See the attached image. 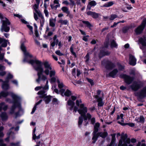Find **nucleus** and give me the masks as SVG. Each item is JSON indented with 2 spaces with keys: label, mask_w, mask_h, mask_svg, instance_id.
<instances>
[{
  "label": "nucleus",
  "mask_w": 146,
  "mask_h": 146,
  "mask_svg": "<svg viewBox=\"0 0 146 146\" xmlns=\"http://www.w3.org/2000/svg\"><path fill=\"white\" fill-rule=\"evenodd\" d=\"M146 24V18L143 19L141 25L135 30V32L137 35L140 34L143 31Z\"/></svg>",
  "instance_id": "obj_6"
},
{
  "label": "nucleus",
  "mask_w": 146,
  "mask_h": 146,
  "mask_svg": "<svg viewBox=\"0 0 146 146\" xmlns=\"http://www.w3.org/2000/svg\"><path fill=\"white\" fill-rule=\"evenodd\" d=\"M122 10L124 12H127L128 11V6L123 7L122 8Z\"/></svg>",
  "instance_id": "obj_60"
},
{
  "label": "nucleus",
  "mask_w": 146,
  "mask_h": 146,
  "mask_svg": "<svg viewBox=\"0 0 146 146\" xmlns=\"http://www.w3.org/2000/svg\"><path fill=\"white\" fill-rule=\"evenodd\" d=\"M7 40L5 39V40H4L3 42L2 43L1 46L3 47H6L7 46Z\"/></svg>",
  "instance_id": "obj_44"
},
{
  "label": "nucleus",
  "mask_w": 146,
  "mask_h": 146,
  "mask_svg": "<svg viewBox=\"0 0 146 146\" xmlns=\"http://www.w3.org/2000/svg\"><path fill=\"white\" fill-rule=\"evenodd\" d=\"M5 20L3 21V23L2 27L7 26V25H9L11 24L10 22L7 18H5Z\"/></svg>",
  "instance_id": "obj_23"
},
{
  "label": "nucleus",
  "mask_w": 146,
  "mask_h": 146,
  "mask_svg": "<svg viewBox=\"0 0 146 146\" xmlns=\"http://www.w3.org/2000/svg\"><path fill=\"white\" fill-rule=\"evenodd\" d=\"M109 44V39L105 41L104 43V48H107L108 47Z\"/></svg>",
  "instance_id": "obj_46"
},
{
  "label": "nucleus",
  "mask_w": 146,
  "mask_h": 146,
  "mask_svg": "<svg viewBox=\"0 0 146 146\" xmlns=\"http://www.w3.org/2000/svg\"><path fill=\"white\" fill-rule=\"evenodd\" d=\"M58 23L62 25H66L68 23V21L67 20H60L58 21Z\"/></svg>",
  "instance_id": "obj_39"
},
{
  "label": "nucleus",
  "mask_w": 146,
  "mask_h": 146,
  "mask_svg": "<svg viewBox=\"0 0 146 146\" xmlns=\"http://www.w3.org/2000/svg\"><path fill=\"white\" fill-rule=\"evenodd\" d=\"M56 54L59 56H62L64 55V54L61 53L60 51L59 50H57L55 52Z\"/></svg>",
  "instance_id": "obj_54"
},
{
  "label": "nucleus",
  "mask_w": 146,
  "mask_h": 146,
  "mask_svg": "<svg viewBox=\"0 0 146 146\" xmlns=\"http://www.w3.org/2000/svg\"><path fill=\"white\" fill-rule=\"evenodd\" d=\"M110 45L111 48H117V44L114 40H112L111 41Z\"/></svg>",
  "instance_id": "obj_27"
},
{
  "label": "nucleus",
  "mask_w": 146,
  "mask_h": 146,
  "mask_svg": "<svg viewBox=\"0 0 146 146\" xmlns=\"http://www.w3.org/2000/svg\"><path fill=\"white\" fill-rule=\"evenodd\" d=\"M1 98L3 97V98H6L8 96L11 94V95L12 94H13L10 92H8L7 91H2L0 92Z\"/></svg>",
  "instance_id": "obj_17"
},
{
  "label": "nucleus",
  "mask_w": 146,
  "mask_h": 146,
  "mask_svg": "<svg viewBox=\"0 0 146 146\" xmlns=\"http://www.w3.org/2000/svg\"><path fill=\"white\" fill-rule=\"evenodd\" d=\"M82 22L83 23L86 24V26L89 29H91V27H92V25L88 21H83Z\"/></svg>",
  "instance_id": "obj_28"
},
{
  "label": "nucleus",
  "mask_w": 146,
  "mask_h": 146,
  "mask_svg": "<svg viewBox=\"0 0 146 146\" xmlns=\"http://www.w3.org/2000/svg\"><path fill=\"white\" fill-rule=\"evenodd\" d=\"M92 134L93 136L92 138V139L93 140V141H92V143H95L98 140V137L95 135V134L93 132L92 133Z\"/></svg>",
  "instance_id": "obj_29"
},
{
  "label": "nucleus",
  "mask_w": 146,
  "mask_h": 146,
  "mask_svg": "<svg viewBox=\"0 0 146 146\" xmlns=\"http://www.w3.org/2000/svg\"><path fill=\"white\" fill-rule=\"evenodd\" d=\"M137 141V140L135 138H132L131 139L128 138V144L130 143L131 142L132 143H135Z\"/></svg>",
  "instance_id": "obj_48"
},
{
  "label": "nucleus",
  "mask_w": 146,
  "mask_h": 146,
  "mask_svg": "<svg viewBox=\"0 0 146 146\" xmlns=\"http://www.w3.org/2000/svg\"><path fill=\"white\" fill-rule=\"evenodd\" d=\"M53 19H52V20L50 19L49 21V25L50 26L52 27H55V21L54 22L53 21Z\"/></svg>",
  "instance_id": "obj_43"
},
{
  "label": "nucleus",
  "mask_w": 146,
  "mask_h": 146,
  "mask_svg": "<svg viewBox=\"0 0 146 146\" xmlns=\"http://www.w3.org/2000/svg\"><path fill=\"white\" fill-rule=\"evenodd\" d=\"M141 87V85L139 82L136 81H134L130 86V87L132 90L137 91Z\"/></svg>",
  "instance_id": "obj_7"
},
{
  "label": "nucleus",
  "mask_w": 146,
  "mask_h": 146,
  "mask_svg": "<svg viewBox=\"0 0 146 146\" xmlns=\"http://www.w3.org/2000/svg\"><path fill=\"white\" fill-rule=\"evenodd\" d=\"M86 79L88 81L91 85L92 86H93L94 84V83L93 82V80H92L91 79L89 78H87Z\"/></svg>",
  "instance_id": "obj_49"
},
{
  "label": "nucleus",
  "mask_w": 146,
  "mask_h": 146,
  "mask_svg": "<svg viewBox=\"0 0 146 146\" xmlns=\"http://www.w3.org/2000/svg\"><path fill=\"white\" fill-rule=\"evenodd\" d=\"M55 72L54 70H51L49 71L50 76L51 77L54 76L55 74Z\"/></svg>",
  "instance_id": "obj_50"
},
{
  "label": "nucleus",
  "mask_w": 146,
  "mask_h": 146,
  "mask_svg": "<svg viewBox=\"0 0 146 146\" xmlns=\"http://www.w3.org/2000/svg\"><path fill=\"white\" fill-rule=\"evenodd\" d=\"M108 135L107 131H104L103 133L102 132L101 137L103 139H105L108 136Z\"/></svg>",
  "instance_id": "obj_36"
},
{
  "label": "nucleus",
  "mask_w": 146,
  "mask_h": 146,
  "mask_svg": "<svg viewBox=\"0 0 146 146\" xmlns=\"http://www.w3.org/2000/svg\"><path fill=\"white\" fill-rule=\"evenodd\" d=\"M122 31L123 33H125L127 32L128 31V27L126 26L125 27H123Z\"/></svg>",
  "instance_id": "obj_53"
},
{
  "label": "nucleus",
  "mask_w": 146,
  "mask_h": 146,
  "mask_svg": "<svg viewBox=\"0 0 146 146\" xmlns=\"http://www.w3.org/2000/svg\"><path fill=\"white\" fill-rule=\"evenodd\" d=\"M88 15L90 16L93 18L96 19L98 18L99 16V14L95 12L89 11L86 13Z\"/></svg>",
  "instance_id": "obj_15"
},
{
  "label": "nucleus",
  "mask_w": 146,
  "mask_h": 146,
  "mask_svg": "<svg viewBox=\"0 0 146 146\" xmlns=\"http://www.w3.org/2000/svg\"><path fill=\"white\" fill-rule=\"evenodd\" d=\"M130 76H128V84L131 83L134 80L135 74V70L134 69L130 70Z\"/></svg>",
  "instance_id": "obj_9"
},
{
  "label": "nucleus",
  "mask_w": 146,
  "mask_h": 146,
  "mask_svg": "<svg viewBox=\"0 0 146 146\" xmlns=\"http://www.w3.org/2000/svg\"><path fill=\"white\" fill-rule=\"evenodd\" d=\"M1 87L3 90H7L9 89V84H5L3 82Z\"/></svg>",
  "instance_id": "obj_26"
},
{
  "label": "nucleus",
  "mask_w": 146,
  "mask_h": 146,
  "mask_svg": "<svg viewBox=\"0 0 146 146\" xmlns=\"http://www.w3.org/2000/svg\"><path fill=\"white\" fill-rule=\"evenodd\" d=\"M102 63L107 70H111L115 67V64L109 60L103 61Z\"/></svg>",
  "instance_id": "obj_5"
},
{
  "label": "nucleus",
  "mask_w": 146,
  "mask_h": 146,
  "mask_svg": "<svg viewBox=\"0 0 146 146\" xmlns=\"http://www.w3.org/2000/svg\"><path fill=\"white\" fill-rule=\"evenodd\" d=\"M72 94V92L71 91L68 89H67L64 93L65 96L67 97H70Z\"/></svg>",
  "instance_id": "obj_31"
},
{
  "label": "nucleus",
  "mask_w": 146,
  "mask_h": 146,
  "mask_svg": "<svg viewBox=\"0 0 146 146\" xmlns=\"http://www.w3.org/2000/svg\"><path fill=\"white\" fill-rule=\"evenodd\" d=\"M11 96L13 98V100L12 101L13 105L11 106V109L15 111L17 108H20L21 107V104L19 101L20 98L14 94H12Z\"/></svg>",
  "instance_id": "obj_3"
},
{
  "label": "nucleus",
  "mask_w": 146,
  "mask_h": 146,
  "mask_svg": "<svg viewBox=\"0 0 146 146\" xmlns=\"http://www.w3.org/2000/svg\"><path fill=\"white\" fill-rule=\"evenodd\" d=\"M85 58H86V62H87L89 61L90 59V56L88 53H87L85 57Z\"/></svg>",
  "instance_id": "obj_57"
},
{
  "label": "nucleus",
  "mask_w": 146,
  "mask_h": 146,
  "mask_svg": "<svg viewBox=\"0 0 146 146\" xmlns=\"http://www.w3.org/2000/svg\"><path fill=\"white\" fill-rule=\"evenodd\" d=\"M110 52L108 51H105L104 50H100L98 54V57L100 59H101L105 56H109L110 55Z\"/></svg>",
  "instance_id": "obj_12"
},
{
  "label": "nucleus",
  "mask_w": 146,
  "mask_h": 146,
  "mask_svg": "<svg viewBox=\"0 0 146 146\" xmlns=\"http://www.w3.org/2000/svg\"><path fill=\"white\" fill-rule=\"evenodd\" d=\"M137 96L141 98L146 96V87H144L141 90L137 93Z\"/></svg>",
  "instance_id": "obj_13"
},
{
  "label": "nucleus",
  "mask_w": 146,
  "mask_h": 146,
  "mask_svg": "<svg viewBox=\"0 0 146 146\" xmlns=\"http://www.w3.org/2000/svg\"><path fill=\"white\" fill-rule=\"evenodd\" d=\"M114 4V3L113 1H110L108 3H106L103 5L101 6V7H109L111 6Z\"/></svg>",
  "instance_id": "obj_25"
},
{
  "label": "nucleus",
  "mask_w": 146,
  "mask_h": 146,
  "mask_svg": "<svg viewBox=\"0 0 146 146\" xmlns=\"http://www.w3.org/2000/svg\"><path fill=\"white\" fill-rule=\"evenodd\" d=\"M120 136L121 139L119 140L118 146H127L128 138L127 134H124L123 133H122L121 135L120 133H117V137Z\"/></svg>",
  "instance_id": "obj_4"
},
{
  "label": "nucleus",
  "mask_w": 146,
  "mask_h": 146,
  "mask_svg": "<svg viewBox=\"0 0 146 146\" xmlns=\"http://www.w3.org/2000/svg\"><path fill=\"white\" fill-rule=\"evenodd\" d=\"M119 77L123 79L126 84H128V75L125 74H121L119 76Z\"/></svg>",
  "instance_id": "obj_20"
},
{
  "label": "nucleus",
  "mask_w": 146,
  "mask_h": 146,
  "mask_svg": "<svg viewBox=\"0 0 146 146\" xmlns=\"http://www.w3.org/2000/svg\"><path fill=\"white\" fill-rule=\"evenodd\" d=\"M52 97V96L48 95L46 96L45 98H44V99H43V100L45 102V103L46 104H48L51 101Z\"/></svg>",
  "instance_id": "obj_21"
},
{
  "label": "nucleus",
  "mask_w": 146,
  "mask_h": 146,
  "mask_svg": "<svg viewBox=\"0 0 146 146\" xmlns=\"http://www.w3.org/2000/svg\"><path fill=\"white\" fill-rule=\"evenodd\" d=\"M139 40L143 46H146V37L140 38Z\"/></svg>",
  "instance_id": "obj_22"
},
{
  "label": "nucleus",
  "mask_w": 146,
  "mask_h": 146,
  "mask_svg": "<svg viewBox=\"0 0 146 146\" xmlns=\"http://www.w3.org/2000/svg\"><path fill=\"white\" fill-rule=\"evenodd\" d=\"M59 42L58 39H57L55 41H53L51 43L50 46L52 47H54L55 45H57Z\"/></svg>",
  "instance_id": "obj_37"
},
{
  "label": "nucleus",
  "mask_w": 146,
  "mask_h": 146,
  "mask_svg": "<svg viewBox=\"0 0 146 146\" xmlns=\"http://www.w3.org/2000/svg\"><path fill=\"white\" fill-rule=\"evenodd\" d=\"M45 93V92L44 90L39 91L37 93L39 95H42Z\"/></svg>",
  "instance_id": "obj_61"
},
{
  "label": "nucleus",
  "mask_w": 146,
  "mask_h": 146,
  "mask_svg": "<svg viewBox=\"0 0 146 146\" xmlns=\"http://www.w3.org/2000/svg\"><path fill=\"white\" fill-rule=\"evenodd\" d=\"M121 122L120 121H118L117 123L121 124L122 125H128V123H124V119L123 118V119H121Z\"/></svg>",
  "instance_id": "obj_47"
},
{
  "label": "nucleus",
  "mask_w": 146,
  "mask_h": 146,
  "mask_svg": "<svg viewBox=\"0 0 146 146\" xmlns=\"http://www.w3.org/2000/svg\"><path fill=\"white\" fill-rule=\"evenodd\" d=\"M2 120L3 121H6L8 119V116L5 112H2L0 115Z\"/></svg>",
  "instance_id": "obj_19"
},
{
  "label": "nucleus",
  "mask_w": 146,
  "mask_h": 146,
  "mask_svg": "<svg viewBox=\"0 0 146 146\" xmlns=\"http://www.w3.org/2000/svg\"><path fill=\"white\" fill-rule=\"evenodd\" d=\"M50 7L52 9H56L58 7H59L60 6V5L58 4L57 5H56L55 6H54V5L53 4H50Z\"/></svg>",
  "instance_id": "obj_52"
},
{
  "label": "nucleus",
  "mask_w": 146,
  "mask_h": 146,
  "mask_svg": "<svg viewBox=\"0 0 146 146\" xmlns=\"http://www.w3.org/2000/svg\"><path fill=\"white\" fill-rule=\"evenodd\" d=\"M145 119L144 117L143 116H140L139 118V122L143 123L144 122Z\"/></svg>",
  "instance_id": "obj_56"
},
{
  "label": "nucleus",
  "mask_w": 146,
  "mask_h": 146,
  "mask_svg": "<svg viewBox=\"0 0 146 146\" xmlns=\"http://www.w3.org/2000/svg\"><path fill=\"white\" fill-rule=\"evenodd\" d=\"M100 126V124L99 122L96 123L94 126V131L99 130Z\"/></svg>",
  "instance_id": "obj_32"
},
{
  "label": "nucleus",
  "mask_w": 146,
  "mask_h": 146,
  "mask_svg": "<svg viewBox=\"0 0 146 146\" xmlns=\"http://www.w3.org/2000/svg\"><path fill=\"white\" fill-rule=\"evenodd\" d=\"M67 104L68 106H70V107L69 108V110L71 111L73 110V113H75L76 112L74 111L75 107H77L75 106V103L74 101H72L70 99L67 101Z\"/></svg>",
  "instance_id": "obj_8"
},
{
  "label": "nucleus",
  "mask_w": 146,
  "mask_h": 146,
  "mask_svg": "<svg viewBox=\"0 0 146 146\" xmlns=\"http://www.w3.org/2000/svg\"><path fill=\"white\" fill-rule=\"evenodd\" d=\"M136 64V59L134 56L131 54L129 55V64L130 65L134 66Z\"/></svg>",
  "instance_id": "obj_14"
},
{
  "label": "nucleus",
  "mask_w": 146,
  "mask_h": 146,
  "mask_svg": "<svg viewBox=\"0 0 146 146\" xmlns=\"http://www.w3.org/2000/svg\"><path fill=\"white\" fill-rule=\"evenodd\" d=\"M36 4H35L34 5V7L35 11L37 13H38V11L37 10L38 8V6L40 2V0H35Z\"/></svg>",
  "instance_id": "obj_24"
},
{
  "label": "nucleus",
  "mask_w": 146,
  "mask_h": 146,
  "mask_svg": "<svg viewBox=\"0 0 146 146\" xmlns=\"http://www.w3.org/2000/svg\"><path fill=\"white\" fill-rule=\"evenodd\" d=\"M13 128V127H11L9 129V131L7 133V136H9V137H10V135L12 133V131L11 130Z\"/></svg>",
  "instance_id": "obj_55"
},
{
  "label": "nucleus",
  "mask_w": 146,
  "mask_h": 146,
  "mask_svg": "<svg viewBox=\"0 0 146 146\" xmlns=\"http://www.w3.org/2000/svg\"><path fill=\"white\" fill-rule=\"evenodd\" d=\"M141 145V146H146V145L145 143H142L141 144V142L139 141L138 142L136 146H140Z\"/></svg>",
  "instance_id": "obj_59"
},
{
  "label": "nucleus",
  "mask_w": 146,
  "mask_h": 146,
  "mask_svg": "<svg viewBox=\"0 0 146 146\" xmlns=\"http://www.w3.org/2000/svg\"><path fill=\"white\" fill-rule=\"evenodd\" d=\"M21 48L23 52H25L26 51V47L24 45V44L23 42L21 44Z\"/></svg>",
  "instance_id": "obj_40"
},
{
  "label": "nucleus",
  "mask_w": 146,
  "mask_h": 146,
  "mask_svg": "<svg viewBox=\"0 0 146 146\" xmlns=\"http://www.w3.org/2000/svg\"><path fill=\"white\" fill-rule=\"evenodd\" d=\"M109 19V20L111 21H112L115 18L118 17V16L117 15L114 14L111 15Z\"/></svg>",
  "instance_id": "obj_38"
},
{
  "label": "nucleus",
  "mask_w": 146,
  "mask_h": 146,
  "mask_svg": "<svg viewBox=\"0 0 146 146\" xmlns=\"http://www.w3.org/2000/svg\"><path fill=\"white\" fill-rule=\"evenodd\" d=\"M89 5H90L91 7L94 6L96 5L97 4V3L94 0L91 1L89 3Z\"/></svg>",
  "instance_id": "obj_42"
},
{
  "label": "nucleus",
  "mask_w": 146,
  "mask_h": 146,
  "mask_svg": "<svg viewBox=\"0 0 146 146\" xmlns=\"http://www.w3.org/2000/svg\"><path fill=\"white\" fill-rule=\"evenodd\" d=\"M117 65L119 70L122 71L124 69V66L121 65L120 63H118L117 64Z\"/></svg>",
  "instance_id": "obj_34"
},
{
  "label": "nucleus",
  "mask_w": 146,
  "mask_h": 146,
  "mask_svg": "<svg viewBox=\"0 0 146 146\" xmlns=\"http://www.w3.org/2000/svg\"><path fill=\"white\" fill-rule=\"evenodd\" d=\"M56 81L58 84V88L60 89L62 88L64 86L63 83L62 82L60 83L58 79Z\"/></svg>",
  "instance_id": "obj_30"
},
{
  "label": "nucleus",
  "mask_w": 146,
  "mask_h": 146,
  "mask_svg": "<svg viewBox=\"0 0 146 146\" xmlns=\"http://www.w3.org/2000/svg\"><path fill=\"white\" fill-rule=\"evenodd\" d=\"M99 130H98L97 131H93V132L94 133L95 135L98 137V138L100 136L101 137L102 132H98V131Z\"/></svg>",
  "instance_id": "obj_45"
},
{
  "label": "nucleus",
  "mask_w": 146,
  "mask_h": 146,
  "mask_svg": "<svg viewBox=\"0 0 146 146\" xmlns=\"http://www.w3.org/2000/svg\"><path fill=\"white\" fill-rule=\"evenodd\" d=\"M95 98L97 99L98 103L103 101V99L102 97H100L99 96L95 95Z\"/></svg>",
  "instance_id": "obj_41"
},
{
  "label": "nucleus",
  "mask_w": 146,
  "mask_h": 146,
  "mask_svg": "<svg viewBox=\"0 0 146 146\" xmlns=\"http://www.w3.org/2000/svg\"><path fill=\"white\" fill-rule=\"evenodd\" d=\"M1 30H3L6 32H8L9 31L10 27L7 26L2 27Z\"/></svg>",
  "instance_id": "obj_33"
},
{
  "label": "nucleus",
  "mask_w": 146,
  "mask_h": 146,
  "mask_svg": "<svg viewBox=\"0 0 146 146\" xmlns=\"http://www.w3.org/2000/svg\"><path fill=\"white\" fill-rule=\"evenodd\" d=\"M44 12L45 13V16L46 17H48V12L47 11V10L45 8V9L44 10Z\"/></svg>",
  "instance_id": "obj_64"
},
{
  "label": "nucleus",
  "mask_w": 146,
  "mask_h": 146,
  "mask_svg": "<svg viewBox=\"0 0 146 146\" xmlns=\"http://www.w3.org/2000/svg\"><path fill=\"white\" fill-rule=\"evenodd\" d=\"M61 10L63 11L66 13L67 15V16H69L70 17H71V16L72 15L70 14V11L68 10V9L66 7H63L61 8Z\"/></svg>",
  "instance_id": "obj_18"
},
{
  "label": "nucleus",
  "mask_w": 146,
  "mask_h": 146,
  "mask_svg": "<svg viewBox=\"0 0 146 146\" xmlns=\"http://www.w3.org/2000/svg\"><path fill=\"white\" fill-rule=\"evenodd\" d=\"M65 89H64L61 88L60 89V90L59 91V93H60L61 95L62 96L63 94L64 93V92H65Z\"/></svg>",
  "instance_id": "obj_62"
},
{
  "label": "nucleus",
  "mask_w": 146,
  "mask_h": 146,
  "mask_svg": "<svg viewBox=\"0 0 146 146\" xmlns=\"http://www.w3.org/2000/svg\"><path fill=\"white\" fill-rule=\"evenodd\" d=\"M104 102L103 101H102L98 103V105L99 107H102V106L104 104Z\"/></svg>",
  "instance_id": "obj_63"
},
{
  "label": "nucleus",
  "mask_w": 146,
  "mask_h": 146,
  "mask_svg": "<svg viewBox=\"0 0 146 146\" xmlns=\"http://www.w3.org/2000/svg\"><path fill=\"white\" fill-rule=\"evenodd\" d=\"M75 112L78 111V113L81 115H83L84 117V119H86V118H90V117H92L91 115L89 113H86L88 112V108L87 107L85 106L84 104H80V107L78 109V107H75L74 110Z\"/></svg>",
  "instance_id": "obj_2"
},
{
  "label": "nucleus",
  "mask_w": 146,
  "mask_h": 146,
  "mask_svg": "<svg viewBox=\"0 0 146 146\" xmlns=\"http://www.w3.org/2000/svg\"><path fill=\"white\" fill-rule=\"evenodd\" d=\"M70 52L73 55L75 58L77 57V56L76 53L74 51L73 47L72 46L70 48Z\"/></svg>",
  "instance_id": "obj_35"
},
{
  "label": "nucleus",
  "mask_w": 146,
  "mask_h": 146,
  "mask_svg": "<svg viewBox=\"0 0 146 146\" xmlns=\"http://www.w3.org/2000/svg\"><path fill=\"white\" fill-rule=\"evenodd\" d=\"M3 139H0V146H6V144L3 143Z\"/></svg>",
  "instance_id": "obj_58"
},
{
  "label": "nucleus",
  "mask_w": 146,
  "mask_h": 146,
  "mask_svg": "<svg viewBox=\"0 0 146 146\" xmlns=\"http://www.w3.org/2000/svg\"><path fill=\"white\" fill-rule=\"evenodd\" d=\"M90 120L91 121L90 124L93 125H94L96 122L95 118L94 117H93L92 118L91 117Z\"/></svg>",
  "instance_id": "obj_51"
},
{
  "label": "nucleus",
  "mask_w": 146,
  "mask_h": 146,
  "mask_svg": "<svg viewBox=\"0 0 146 146\" xmlns=\"http://www.w3.org/2000/svg\"><path fill=\"white\" fill-rule=\"evenodd\" d=\"M29 62L32 65L34 64H36V65L34 66V68L35 70L38 71V78L36 80L37 83H39L41 80L44 81L47 79L46 77L43 74V73L44 72L48 75L49 74V70H52V68L48 62H42L38 60L31 59Z\"/></svg>",
  "instance_id": "obj_1"
},
{
  "label": "nucleus",
  "mask_w": 146,
  "mask_h": 146,
  "mask_svg": "<svg viewBox=\"0 0 146 146\" xmlns=\"http://www.w3.org/2000/svg\"><path fill=\"white\" fill-rule=\"evenodd\" d=\"M111 135L112 136V139L110 145V146H116V144L115 143L116 140L115 138L116 134L115 133H114L111 134Z\"/></svg>",
  "instance_id": "obj_16"
},
{
  "label": "nucleus",
  "mask_w": 146,
  "mask_h": 146,
  "mask_svg": "<svg viewBox=\"0 0 146 146\" xmlns=\"http://www.w3.org/2000/svg\"><path fill=\"white\" fill-rule=\"evenodd\" d=\"M118 72V70L116 68L114 69L108 74H106L107 77H111L113 78H115V76Z\"/></svg>",
  "instance_id": "obj_10"
},
{
  "label": "nucleus",
  "mask_w": 146,
  "mask_h": 146,
  "mask_svg": "<svg viewBox=\"0 0 146 146\" xmlns=\"http://www.w3.org/2000/svg\"><path fill=\"white\" fill-rule=\"evenodd\" d=\"M91 117H90V118L87 117L86 119H84V117L83 115H81L79 117L78 121V126L79 127H81V125H82V123L83 122V120L85 122H86L87 120L88 119L89 120L90 119Z\"/></svg>",
  "instance_id": "obj_11"
}]
</instances>
